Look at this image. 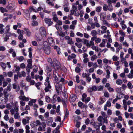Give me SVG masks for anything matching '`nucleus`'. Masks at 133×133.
Masks as SVG:
<instances>
[{
	"label": "nucleus",
	"mask_w": 133,
	"mask_h": 133,
	"mask_svg": "<svg viewBox=\"0 0 133 133\" xmlns=\"http://www.w3.org/2000/svg\"><path fill=\"white\" fill-rule=\"evenodd\" d=\"M19 110H15L14 109L12 108L10 110V112L11 115H14V117L15 119H19L20 117Z\"/></svg>",
	"instance_id": "f03ea898"
},
{
	"label": "nucleus",
	"mask_w": 133,
	"mask_h": 133,
	"mask_svg": "<svg viewBox=\"0 0 133 133\" xmlns=\"http://www.w3.org/2000/svg\"><path fill=\"white\" fill-rule=\"evenodd\" d=\"M41 124V122L39 120H37L36 121H33L31 123L30 125L32 128H34L38 125H39Z\"/></svg>",
	"instance_id": "0eeeda50"
},
{
	"label": "nucleus",
	"mask_w": 133,
	"mask_h": 133,
	"mask_svg": "<svg viewBox=\"0 0 133 133\" xmlns=\"http://www.w3.org/2000/svg\"><path fill=\"white\" fill-rule=\"evenodd\" d=\"M48 61L50 65H53V64L52 61L51 59L50 58H49L48 59Z\"/></svg>",
	"instance_id": "6e6d98bb"
},
{
	"label": "nucleus",
	"mask_w": 133,
	"mask_h": 133,
	"mask_svg": "<svg viewBox=\"0 0 133 133\" xmlns=\"http://www.w3.org/2000/svg\"><path fill=\"white\" fill-rule=\"evenodd\" d=\"M43 49L45 53L47 54H49L50 52V48L49 46H46L43 47Z\"/></svg>",
	"instance_id": "9d476101"
},
{
	"label": "nucleus",
	"mask_w": 133,
	"mask_h": 133,
	"mask_svg": "<svg viewBox=\"0 0 133 133\" xmlns=\"http://www.w3.org/2000/svg\"><path fill=\"white\" fill-rule=\"evenodd\" d=\"M17 32L19 34L22 35H23L25 33L24 31L23 30H21L20 29H18L17 30Z\"/></svg>",
	"instance_id": "79ce46f5"
},
{
	"label": "nucleus",
	"mask_w": 133,
	"mask_h": 133,
	"mask_svg": "<svg viewBox=\"0 0 133 133\" xmlns=\"http://www.w3.org/2000/svg\"><path fill=\"white\" fill-rule=\"evenodd\" d=\"M44 21L46 23L49 24V26L53 24V22H51V19L50 18H45Z\"/></svg>",
	"instance_id": "4468645a"
},
{
	"label": "nucleus",
	"mask_w": 133,
	"mask_h": 133,
	"mask_svg": "<svg viewBox=\"0 0 133 133\" xmlns=\"http://www.w3.org/2000/svg\"><path fill=\"white\" fill-rule=\"evenodd\" d=\"M46 86L45 88V92H47L49 91V89L51 88L50 83H48V84L46 85Z\"/></svg>",
	"instance_id": "412c9836"
},
{
	"label": "nucleus",
	"mask_w": 133,
	"mask_h": 133,
	"mask_svg": "<svg viewBox=\"0 0 133 133\" xmlns=\"http://www.w3.org/2000/svg\"><path fill=\"white\" fill-rule=\"evenodd\" d=\"M79 4V2L78 1H77L75 3H73L72 4V8L75 10H77V5Z\"/></svg>",
	"instance_id": "f8f14e48"
},
{
	"label": "nucleus",
	"mask_w": 133,
	"mask_h": 133,
	"mask_svg": "<svg viewBox=\"0 0 133 133\" xmlns=\"http://www.w3.org/2000/svg\"><path fill=\"white\" fill-rule=\"evenodd\" d=\"M65 79L63 78H61L60 79L58 82L56 83L55 84L56 90L58 94L62 91V87L64 88V90L63 92H65L66 90L65 89V87L64 86L65 83L64 82Z\"/></svg>",
	"instance_id": "f257e3e1"
},
{
	"label": "nucleus",
	"mask_w": 133,
	"mask_h": 133,
	"mask_svg": "<svg viewBox=\"0 0 133 133\" xmlns=\"http://www.w3.org/2000/svg\"><path fill=\"white\" fill-rule=\"evenodd\" d=\"M116 84L119 85H121L123 83V82L122 80L119 79H118L116 81Z\"/></svg>",
	"instance_id": "72a5a7b5"
},
{
	"label": "nucleus",
	"mask_w": 133,
	"mask_h": 133,
	"mask_svg": "<svg viewBox=\"0 0 133 133\" xmlns=\"http://www.w3.org/2000/svg\"><path fill=\"white\" fill-rule=\"evenodd\" d=\"M107 117H109V116L111 115L112 114V111L111 110L108 109L107 111Z\"/></svg>",
	"instance_id": "bf43d9fd"
},
{
	"label": "nucleus",
	"mask_w": 133,
	"mask_h": 133,
	"mask_svg": "<svg viewBox=\"0 0 133 133\" xmlns=\"http://www.w3.org/2000/svg\"><path fill=\"white\" fill-rule=\"evenodd\" d=\"M102 10V7L100 6H99L97 7L96 9V11L98 12H100Z\"/></svg>",
	"instance_id": "3c124183"
},
{
	"label": "nucleus",
	"mask_w": 133,
	"mask_h": 133,
	"mask_svg": "<svg viewBox=\"0 0 133 133\" xmlns=\"http://www.w3.org/2000/svg\"><path fill=\"white\" fill-rule=\"evenodd\" d=\"M101 41V39L99 38H97L96 37V39L95 40V42L97 43H99Z\"/></svg>",
	"instance_id": "69168bd1"
},
{
	"label": "nucleus",
	"mask_w": 133,
	"mask_h": 133,
	"mask_svg": "<svg viewBox=\"0 0 133 133\" xmlns=\"http://www.w3.org/2000/svg\"><path fill=\"white\" fill-rule=\"evenodd\" d=\"M48 41L51 46H53L55 44V42L54 40L52 38L50 37L48 39Z\"/></svg>",
	"instance_id": "2eb2a0df"
},
{
	"label": "nucleus",
	"mask_w": 133,
	"mask_h": 133,
	"mask_svg": "<svg viewBox=\"0 0 133 133\" xmlns=\"http://www.w3.org/2000/svg\"><path fill=\"white\" fill-rule=\"evenodd\" d=\"M10 25H7L5 28V32L6 33L9 32L10 29Z\"/></svg>",
	"instance_id": "473e14b6"
},
{
	"label": "nucleus",
	"mask_w": 133,
	"mask_h": 133,
	"mask_svg": "<svg viewBox=\"0 0 133 133\" xmlns=\"http://www.w3.org/2000/svg\"><path fill=\"white\" fill-rule=\"evenodd\" d=\"M104 69L106 71V78H109L110 77V74L109 70H112V68L110 66L108 65H106L105 66V67L104 68Z\"/></svg>",
	"instance_id": "7ed1b4c3"
},
{
	"label": "nucleus",
	"mask_w": 133,
	"mask_h": 133,
	"mask_svg": "<svg viewBox=\"0 0 133 133\" xmlns=\"http://www.w3.org/2000/svg\"><path fill=\"white\" fill-rule=\"evenodd\" d=\"M116 91L118 93L120 94L121 95H123L122 92L123 91V88L121 87L119 88H116L115 89Z\"/></svg>",
	"instance_id": "f3484780"
},
{
	"label": "nucleus",
	"mask_w": 133,
	"mask_h": 133,
	"mask_svg": "<svg viewBox=\"0 0 133 133\" xmlns=\"http://www.w3.org/2000/svg\"><path fill=\"white\" fill-rule=\"evenodd\" d=\"M4 25L2 24H0V34H3L4 32V29L3 28Z\"/></svg>",
	"instance_id": "5701e85b"
},
{
	"label": "nucleus",
	"mask_w": 133,
	"mask_h": 133,
	"mask_svg": "<svg viewBox=\"0 0 133 133\" xmlns=\"http://www.w3.org/2000/svg\"><path fill=\"white\" fill-rule=\"evenodd\" d=\"M0 100H1L0 101V104H5L8 100L3 97L0 98Z\"/></svg>",
	"instance_id": "dca6fc26"
},
{
	"label": "nucleus",
	"mask_w": 133,
	"mask_h": 133,
	"mask_svg": "<svg viewBox=\"0 0 133 133\" xmlns=\"http://www.w3.org/2000/svg\"><path fill=\"white\" fill-rule=\"evenodd\" d=\"M105 39H103L102 40V42L99 45V46L101 47H104L105 46Z\"/></svg>",
	"instance_id": "c756f323"
},
{
	"label": "nucleus",
	"mask_w": 133,
	"mask_h": 133,
	"mask_svg": "<svg viewBox=\"0 0 133 133\" xmlns=\"http://www.w3.org/2000/svg\"><path fill=\"white\" fill-rule=\"evenodd\" d=\"M13 105L14 106V109L15 110H19V106L17 102L14 103Z\"/></svg>",
	"instance_id": "bb28decb"
},
{
	"label": "nucleus",
	"mask_w": 133,
	"mask_h": 133,
	"mask_svg": "<svg viewBox=\"0 0 133 133\" xmlns=\"http://www.w3.org/2000/svg\"><path fill=\"white\" fill-rule=\"evenodd\" d=\"M117 0H108L107 1L108 4H109L111 5V3H115Z\"/></svg>",
	"instance_id": "ea45409f"
},
{
	"label": "nucleus",
	"mask_w": 133,
	"mask_h": 133,
	"mask_svg": "<svg viewBox=\"0 0 133 133\" xmlns=\"http://www.w3.org/2000/svg\"><path fill=\"white\" fill-rule=\"evenodd\" d=\"M0 11L2 13H4L5 12H8V11L6 9L2 7H0Z\"/></svg>",
	"instance_id": "e433bc0d"
},
{
	"label": "nucleus",
	"mask_w": 133,
	"mask_h": 133,
	"mask_svg": "<svg viewBox=\"0 0 133 133\" xmlns=\"http://www.w3.org/2000/svg\"><path fill=\"white\" fill-rule=\"evenodd\" d=\"M77 97V96L76 95H72L70 97V101L74 102Z\"/></svg>",
	"instance_id": "6ab92c4d"
},
{
	"label": "nucleus",
	"mask_w": 133,
	"mask_h": 133,
	"mask_svg": "<svg viewBox=\"0 0 133 133\" xmlns=\"http://www.w3.org/2000/svg\"><path fill=\"white\" fill-rule=\"evenodd\" d=\"M97 90V86L93 85L91 88H89L88 89V91L89 92H92V91H96Z\"/></svg>",
	"instance_id": "1a4fd4ad"
},
{
	"label": "nucleus",
	"mask_w": 133,
	"mask_h": 133,
	"mask_svg": "<svg viewBox=\"0 0 133 133\" xmlns=\"http://www.w3.org/2000/svg\"><path fill=\"white\" fill-rule=\"evenodd\" d=\"M67 43L68 44H74V42L72 41V39L71 38H70L67 41Z\"/></svg>",
	"instance_id": "a19ab883"
},
{
	"label": "nucleus",
	"mask_w": 133,
	"mask_h": 133,
	"mask_svg": "<svg viewBox=\"0 0 133 133\" xmlns=\"http://www.w3.org/2000/svg\"><path fill=\"white\" fill-rule=\"evenodd\" d=\"M24 12L27 15L26 17L27 19L29 18L30 17V16L29 14H28V10H25L24 11Z\"/></svg>",
	"instance_id": "09e8293b"
},
{
	"label": "nucleus",
	"mask_w": 133,
	"mask_h": 133,
	"mask_svg": "<svg viewBox=\"0 0 133 133\" xmlns=\"http://www.w3.org/2000/svg\"><path fill=\"white\" fill-rule=\"evenodd\" d=\"M101 28L103 30V31H101V33L103 34L104 33H105L106 32V30L107 29V27L105 26H103L101 27Z\"/></svg>",
	"instance_id": "de8ad7c7"
},
{
	"label": "nucleus",
	"mask_w": 133,
	"mask_h": 133,
	"mask_svg": "<svg viewBox=\"0 0 133 133\" xmlns=\"http://www.w3.org/2000/svg\"><path fill=\"white\" fill-rule=\"evenodd\" d=\"M112 59L113 61L115 62L117 61L118 60L119 57L116 56L114 55L112 57Z\"/></svg>",
	"instance_id": "37998d69"
},
{
	"label": "nucleus",
	"mask_w": 133,
	"mask_h": 133,
	"mask_svg": "<svg viewBox=\"0 0 133 133\" xmlns=\"http://www.w3.org/2000/svg\"><path fill=\"white\" fill-rule=\"evenodd\" d=\"M59 36L63 37L65 35V33L64 32H61L59 34Z\"/></svg>",
	"instance_id": "0e129e2a"
},
{
	"label": "nucleus",
	"mask_w": 133,
	"mask_h": 133,
	"mask_svg": "<svg viewBox=\"0 0 133 133\" xmlns=\"http://www.w3.org/2000/svg\"><path fill=\"white\" fill-rule=\"evenodd\" d=\"M123 45L127 47H128L129 46V44L126 41H124L123 43Z\"/></svg>",
	"instance_id": "5fc2aeb1"
},
{
	"label": "nucleus",
	"mask_w": 133,
	"mask_h": 133,
	"mask_svg": "<svg viewBox=\"0 0 133 133\" xmlns=\"http://www.w3.org/2000/svg\"><path fill=\"white\" fill-rule=\"evenodd\" d=\"M39 32L40 34L42 37H45L46 35V32L45 28L42 27L39 29Z\"/></svg>",
	"instance_id": "423d86ee"
},
{
	"label": "nucleus",
	"mask_w": 133,
	"mask_h": 133,
	"mask_svg": "<svg viewBox=\"0 0 133 133\" xmlns=\"http://www.w3.org/2000/svg\"><path fill=\"white\" fill-rule=\"evenodd\" d=\"M0 65L3 69H4L6 68L5 64L3 62L0 63Z\"/></svg>",
	"instance_id": "49530a36"
},
{
	"label": "nucleus",
	"mask_w": 133,
	"mask_h": 133,
	"mask_svg": "<svg viewBox=\"0 0 133 133\" xmlns=\"http://www.w3.org/2000/svg\"><path fill=\"white\" fill-rule=\"evenodd\" d=\"M49 79H51V78H49V76H48L46 77V79H45V81H46V82H45V85H47V84H48V83H49Z\"/></svg>",
	"instance_id": "8fccbe9b"
},
{
	"label": "nucleus",
	"mask_w": 133,
	"mask_h": 133,
	"mask_svg": "<svg viewBox=\"0 0 133 133\" xmlns=\"http://www.w3.org/2000/svg\"><path fill=\"white\" fill-rule=\"evenodd\" d=\"M53 75V78H54V81H56V82H57L58 80V78L56 74H54V73Z\"/></svg>",
	"instance_id": "4d7b16f0"
},
{
	"label": "nucleus",
	"mask_w": 133,
	"mask_h": 133,
	"mask_svg": "<svg viewBox=\"0 0 133 133\" xmlns=\"http://www.w3.org/2000/svg\"><path fill=\"white\" fill-rule=\"evenodd\" d=\"M97 58V56L96 54H95L91 57L90 59L92 61H94L96 60Z\"/></svg>",
	"instance_id": "cd10ccee"
},
{
	"label": "nucleus",
	"mask_w": 133,
	"mask_h": 133,
	"mask_svg": "<svg viewBox=\"0 0 133 133\" xmlns=\"http://www.w3.org/2000/svg\"><path fill=\"white\" fill-rule=\"evenodd\" d=\"M90 99V98L89 97H87V98H86L84 100V101H83V102H85V103H88V102L89 101Z\"/></svg>",
	"instance_id": "13d9d810"
},
{
	"label": "nucleus",
	"mask_w": 133,
	"mask_h": 133,
	"mask_svg": "<svg viewBox=\"0 0 133 133\" xmlns=\"http://www.w3.org/2000/svg\"><path fill=\"white\" fill-rule=\"evenodd\" d=\"M54 68L53 65H50L46 66V69L45 70L46 72L47 73H49L51 72L52 70V69Z\"/></svg>",
	"instance_id": "9b49d317"
},
{
	"label": "nucleus",
	"mask_w": 133,
	"mask_h": 133,
	"mask_svg": "<svg viewBox=\"0 0 133 133\" xmlns=\"http://www.w3.org/2000/svg\"><path fill=\"white\" fill-rule=\"evenodd\" d=\"M46 124L45 122L41 123L40 125H39L38 130L39 131H44L45 130Z\"/></svg>",
	"instance_id": "20e7f679"
},
{
	"label": "nucleus",
	"mask_w": 133,
	"mask_h": 133,
	"mask_svg": "<svg viewBox=\"0 0 133 133\" xmlns=\"http://www.w3.org/2000/svg\"><path fill=\"white\" fill-rule=\"evenodd\" d=\"M103 86L102 85H100L99 86H97V90L98 91H101L103 90Z\"/></svg>",
	"instance_id": "864d4df0"
},
{
	"label": "nucleus",
	"mask_w": 133,
	"mask_h": 133,
	"mask_svg": "<svg viewBox=\"0 0 133 133\" xmlns=\"http://www.w3.org/2000/svg\"><path fill=\"white\" fill-rule=\"evenodd\" d=\"M97 31L95 30H92L91 32V34L92 36L96 37L97 35Z\"/></svg>",
	"instance_id": "c9c22d12"
},
{
	"label": "nucleus",
	"mask_w": 133,
	"mask_h": 133,
	"mask_svg": "<svg viewBox=\"0 0 133 133\" xmlns=\"http://www.w3.org/2000/svg\"><path fill=\"white\" fill-rule=\"evenodd\" d=\"M3 95L4 97L5 98L8 100V97L9 96V94L6 91H4L3 92Z\"/></svg>",
	"instance_id": "4c0bfd02"
},
{
	"label": "nucleus",
	"mask_w": 133,
	"mask_h": 133,
	"mask_svg": "<svg viewBox=\"0 0 133 133\" xmlns=\"http://www.w3.org/2000/svg\"><path fill=\"white\" fill-rule=\"evenodd\" d=\"M108 5H107V10H108L110 11H112L113 9V8L111 4H108Z\"/></svg>",
	"instance_id": "aec40b11"
},
{
	"label": "nucleus",
	"mask_w": 133,
	"mask_h": 133,
	"mask_svg": "<svg viewBox=\"0 0 133 133\" xmlns=\"http://www.w3.org/2000/svg\"><path fill=\"white\" fill-rule=\"evenodd\" d=\"M87 97V94H86L84 93L82 95V100L83 101H84V100Z\"/></svg>",
	"instance_id": "e2e57ef3"
},
{
	"label": "nucleus",
	"mask_w": 133,
	"mask_h": 133,
	"mask_svg": "<svg viewBox=\"0 0 133 133\" xmlns=\"http://www.w3.org/2000/svg\"><path fill=\"white\" fill-rule=\"evenodd\" d=\"M128 77L129 78H133V69H131L130 71V73L127 75Z\"/></svg>",
	"instance_id": "b1692460"
},
{
	"label": "nucleus",
	"mask_w": 133,
	"mask_h": 133,
	"mask_svg": "<svg viewBox=\"0 0 133 133\" xmlns=\"http://www.w3.org/2000/svg\"><path fill=\"white\" fill-rule=\"evenodd\" d=\"M119 34L122 36H125V33L122 30H119Z\"/></svg>",
	"instance_id": "a18cd8bd"
},
{
	"label": "nucleus",
	"mask_w": 133,
	"mask_h": 133,
	"mask_svg": "<svg viewBox=\"0 0 133 133\" xmlns=\"http://www.w3.org/2000/svg\"><path fill=\"white\" fill-rule=\"evenodd\" d=\"M31 118L30 117H26L25 118H23L22 120L23 124L25 125L29 123V120Z\"/></svg>",
	"instance_id": "6e6552de"
},
{
	"label": "nucleus",
	"mask_w": 133,
	"mask_h": 133,
	"mask_svg": "<svg viewBox=\"0 0 133 133\" xmlns=\"http://www.w3.org/2000/svg\"><path fill=\"white\" fill-rule=\"evenodd\" d=\"M30 127L28 125H26L25 127V133H30Z\"/></svg>",
	"instance_id": "58836bf2"
},
{
	"label": "nucleus",
	"mask_w": 133,
	"mask_h": 133,
	"mask_svg": "<svg viewBox=\"0 0 133 133\" xmlns=\"http://www.w3.org/2000/svg\"><path fill=\"white\" fill-rule=\"evenodd\" d=\"M38 25V22L35 21H33L32 22V25L33 26H35L37 25Z\"/></svg>",
	"instance_id": "052dcab7"
},
{
	"label": "nucleus",
	"mask_w": 133,
	"mask_h": 133,
	"mask_svg": "<svg viewBox=\"0 0 133 133\" xmlns=\"http://www.w3.org/2000/svg\"><path fill=\"white\" fill-rule=\"evenodd\" d=\"M100 16L101 20L103 21L105 19L106 16V14L103 13H101Z\"/></svg>",
	"instance_id": "c85d7f7f"
},
{
	"label": "nucleus",
	"mask_w": 133,
	"mask_h": 133,
	"mask_svg": "<svg viewBox=\"0 0 133 133\" xmlns=\"http://www.w3.org/2000/svg\"><path fill=\"white\" fill-rule=\"evenodd\" d=\"M121 98V97H119L118 96H117L116 98L114 99L112 103L114 104L117 101L118 99H120Z\"/></svg>",
	"instance_id": "c03bdc74"
},
{
	"label": "nucleus",
	"mask_w": 133,
	"mask_h": 133,
	"mask_svg": "<svg viewBox=\"0 0 133 133\" xmlns=\"http://www.w3.org/2000/svg\"><path fill=\"white\" fill-rule=\"evenodd\" d=\"M104 95L105 97L107 98L109 97L110 96L109 93L107 91L105 92Z\"/></svg>",
	"instance_id": "774afa93"
},
{
	"label": "nucleus",
	"mask_w": 133,
	"mask_h": 133,
	"mask_svg": "<svg viewBox=\"0 0 133 133\" xmlns=\"http://www.w3.org/2000/svg\"><path fill=\"white\" fill-rule=\"evenodd\" d=\"M75 45L77 46L78 48H80L82 46V45L81 43H75Z\"/></svg>",
	"instance_id": "680f3d73"
},
{
	"label": "nucleus",
	"mask_w": 133,
	"mask_h": 133,
	"mask_svg": "<svg viewBox=\"0 0 133 133\" xmlns=\"http://www.w3.org/2000/svg\"><path fill=\"white\" fill-rule=\"evenodd\" d=\"M38 102L39 104L40 105H42L44 104L43 102L42 101L41 98H39L38 100Z\"/></svg>",
	"instance_id": "603ef678"
},
{
	"label": "nucleus",
	"mask_w": 133,
	"mask_h": 133,
	"mask_svg": "<svg viewBox=\"0 0 133 133\" xmlns=\"http://www.w3.org/2000/svg\"><path fill=\"white\" fill-rule=\"evenodd\" d=\"M24 30L25 31V34L28 37L30 36L31 34V32L30 31L28 28H25Z\"/></svg>",
	"instance_id": "a878e982"
},
{
	"label": "nucleus",
	"mask_w": 133,
	"mask_h": 133,
	"mask_svg": "<svg viewBox=\"0 0 133 133\" xmlns=\"http://www.w3.org/2000/svg\"><path fill=\"white\" fill-rule=\"evenodd\" d=\"M94 45V42L92 41H90L89 42L87 45V47H90L91 46H92Z\"/></svg>",
	"instance_id": "2f4dec72"
},
{
	"label": "nucleus",
	"mask_w": 133,
	"mask_h": 133,
	"mask_svg": "<svg viewBox=\"0 0 133 133\" xmlns=\"http://www.w3.org/2000/svg\"><path fill=\"white\" fill-rule=\"evenodd\" d=\"M103 62L104 63L111 64L112 63V61L111 60H108L106 58H104L103 59Z\"/></svg>",
	"instance_id": "a211bd4d"
},
{
	"label": "nucleus",
	"mask_w": 133,
	"mask_h": 133,
	"mask_svg": "<svg viewBox=\"0 0 133 133\" xmlns=\"http://www.w3.org/2000/svg\"><path fill=\"white\" fill-rule=\"evenodd\" d=\"M78 106L81 109L84 108L85 107L84 104L81 102H79L78 103Z\"/></svg>",
	"instance_id": "7c9ffc66"
},
{
	"label": "nucleus",
	"mask_w": 133,
	"mask_h": 133,
	"mask_svg": "<svg viewBox=\"0 0 133 133\" xmlns=\"http://www.w3.org/2000/svg\"><path fill=\"white\" fill-rule=\"evenodd\" d=\"M64 11L66 12H68L70 11L69 8L67 5H64L63 6Z\"/></svg>",
	"instance_id": "4be33fe9"
},
{
	"label": "nucleus",
	"mask_w": 133,
	"mask_h": 133,
	"mask_svg": "<svg viewBox=\"0 0 133 133\" xmlns=\"http://www.w3.org/2000/svg\"><path fill=\"white\" fill-rule=\"evenodd\" d=\"M45 98L46 102L48 103L50 102V98L49 96H46L45 97Z\"/></svg>",
	"instance_id": "338daca9"
},
{
	"label": "nucleus",
	"mask_w": 133,
	"mask_h": 133,
	"mask_svg": "<svg viewBox=\"0 0 133 133\" xmlns=\"http://www.w3.org/2000/svg\"><path fill=\"white\" fill-rule=\"evenodd\" d=\"M19 99L22 100L23 101H28L29 100V98L28 97H26L25 96L20 95L19 97Z\"/></svg>",
	"instance_id": "ddd939ff"
},
{
	"label": "nucleus",
	"mask_w": 133,
	"mask_h": 133,
	"mask_svg": "<svg viewBox=\"0 0 133 133\" xmlns=\"http://www.w3.org/2000/svg\"><path fill=\"white\" fill-rule=\"evenodd\" d=\"M105 98H100L98 101V104L100 105H101L105 101Z\"/></svg>",
	"instance_id": "393cba45"
},
{
	"label": "nucleus",
	"mask_w": 133,
	"mask_h": 133,
	"mask_svg": "<svg viewBox=\"0 0 133 133\" xmlns=\"http://www.w3.org/2000/svg\"><path fill=\"white\" fill-rule=\"evenodd\" d=\"M91 123L94 127L96 129V132H99V125L98 123L97 122H91Z\"/></svg>",
	"instance_id": "39448f33"
},
{
	"label": "nucleus",
	"mask_w": 133,
	"mask_h": 133,
	"mask_svg": "<svg viewBox=\"0 0 133 133\" xmlns=\"http://www.w3.org/2000/svg\"><path fill=\"white\" fill-rule=\"evenodd\" d=\"M91 48L92 50H95L96 52H98L99 51L98 47L97 46H95L94 45L92 46Z\"/></svg>",
	"instance_id": "f704fd0d"
}]
</instances>
